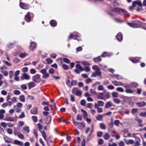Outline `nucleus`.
Here are the masks:
<instances>
[{
	"mask_svg": "<svg viewBox=\"0 0 146 146\" xmlns=\"http://www.w3.org/2000/svg\"><path fill=\"white\" fill-rule=\"evenodd\" d=\"M113 11L119 14L123 15L125 17H129V15L127 11L123 9L118 8H115L113 9Z\"/></svg>",
	"mask_w": 146,
	"mask_h": 146,
	"instance_id": "obj_1",
	"label": "nucleus"
},
{
	"mask_svg": "<svg viewBox=\"0 0 146 146\" xmlns=\"http://www.w3.org/2000/svg\"><path fill=\"white\" fill-rule=\"evenodd\" d=\"M135 23H128V25L130 27L133 28H137L138 27V25H142L144 23L139 21H137Z\"/></svg>",
	"mask_w": 146,
	"mask_h": 146,
	"instance_id": "obj_2",
	"label": "nucleus"
},
{
	"mask_svg": "<svg viewBox=\"0 0 146 146\" xmlns=\"http://www.w3.org/2000/svg\"><path fill=\"white\" fill-rule=\"evenodd\" d=\"M80 34L78 33L74 32L71 34L68 37V40L73 38L76 39L78 37L80 36Z\"/></svg>",
	"mask_w": 146,
	"mask_h": 146,
	"instance_id": "obj_3",
	"label": "nucleus"
},
{
	"mask_svg": "<svg viewBox=\"0 0 146 146\" xmlns=\"http://www.w3.org/2000/svg\"><path fill=\"white\" fill-rule=\"evenodd\" d=\"M72 93H76L75 94L77 96H80L82 94V92L80 90H78L76 87L74 88L72 90Z\"/></svg>",
	"mask_w": 146,
	"mask_h": 146,
	"instance_id": "obj_4",
	"label": "nucleus"
},
{
	"mask_svg": "<svg viewBox=\"0 0 146 146\" xmlns=\"http://www.w3.org/2000/svg\"><path fill=\"white\" fill-rule=\"evenodd\" d=\"M23 107V104L20 102L17 104L16 106H14V107L16 110V112H20L21 111V108Z\"/></svg>",
	"mask_w": 146,
	"mask_h": 146,
	"instance_id": "obj_5",
	"label": "nucleus"
},
{
	"mask_svg": "<svg viewBox=\"0 0 146 146\" xmlns=\"http://www.w3.org/2000/svg\"><path fill=\"white\" fill-rule=\"evenodd\" d=\"M32 79L34 81L38 83L40 81V76L38 74H36L33 76L32 78Z\"/></svg>",
	"mask_w": 146,
	"mask_h": 146,
	"instance_id": "obj_6",
	"label": "nucleus"
},
{
	"mask_svg": "<svg viewBox=\"0 0 146 146\" xmlns=\"http://www.w3.org/2000/svg\"><path fill=\"white\" fill-rule=\"evenodd\" d=\"M14 133L15 135H17L18 137L21 139H24V135L20 132H18L17 130H15Z\"/></svg>",
	"mask_w": 146,
	"mask_h": 146,
	"instance_id": "obj_7",
	"label": "nucleus"
},
{
	"mask_svg": "<svg viewBox=\"0 0 146 146\" xmlns=\"http://www.w3.org/2000/svg\"><path fill=\"white\" fill-rule=\"evenodd\" d=\"M32 14L31 13L29 12H28L26 14L25 17V20L27 22H30L31 21V16L32 15Z\"/></svg>",
	"mask_w": 146,
	"mask_h": 146,
	"instance_id": "obj_8",
	"label": "nucleus"
},
{
	"mask_svg": "<svg viewBox=\"0 0 146 146\" xmlns=\"http://www.w3.org/2000/svg\"><path fill=\"white\" fill-rule=\"evenodd\" d=\"M132 4L135 7L136 6V5H137L140 7H142V6L141 2L140 0H136L134 1L133 2Z\"/></svg>",
	"mask_w": 146,
	"mask_h": 146,
	"instance_id": "obj_9",
	"label": "nucleus"
},
{
	"mask_svg": "<svg viewBox=\"0 0 146 146\" xmlns=\"http://www.w3.org/2000/svg\"><path fill=\"white\" fill-rule=\"evenodd\" d=\"M132 4L135 7L136 6V5H137L140 7H142V6L141 2L140 0H136L134 1L133 2Z\"/></svg>",
	"mask_w": 146,
	"mask_h": 146,
	"instance_id": "obj_10",
	"label": "nucleus"
},
{
	"mask_svg": "<svg viewBox=\"0 0 146 146\" xmlns=\"http://www.w3.org/2000/svg\"><path fill=\"white\" fill-rule=\"evenodd\" d=\"M22 80H29L30 79V76L27 74L24 73H23L21 76Z\"/></svg>",
	"mask_w": 146,
	"mask_h": 146,
	"instance_id": "obj_11",
	"label": "nucleus"
},
{
	"mask_svg": "<svg viewBox=\"0 0 146 146\" xmlns=\"http://www.w3.org/2000/svg\"><path fill=\"white\" fill-rule=\"evenodd\" d=\"M36 44L34 42H32L30 44V46L29 48L30 49L33 50L36 48Z\"/></svg>",
	"mask_w": 146,
	"mask_h": 146,
	"instance_id": "obj_12",
	"label": "nucleus"
},
{
	"mask_svg": "<svg viewBox=\"0 0 146 146\" xmlns=\"http://www.w3.org/2000/svg\"><path fill=\"white\" fill-rule=\"evenodd\" d=\"M20 7L22 9H29V6L24 3H22L20 2Z\"/></svg>",
	"mask_w": 146,
	"mask_h": 146,
	"instance_id": "obj_13",
	"label": "nucleus"
},
{
	"mask_svg": "<svg viewBox=\"0 0 146 146\" xmlns=\"http://www.w3.org/2000/svg\"><path fill=\"white\" fill-rule=\"evenodd\" d=\"M112 82L116 86H123L124 84L120 82H117L115 80L112 81Z\"/></svg>",
	"mask_w": 146,
	"mask_h": 146,
	"instance_id": "obj_14",
	"label": "nucleus"
},
{
	"mask_svg": "<svg viewBox=\"0 0 146 146\" xmlns=\"http://www.w3.org/2000/svg\"><path fill=\"white\" fill-rule=\"evenodd\" d=\"M13 143L14 144L19 145L20 146H23V142L20 141L18 140H15L14 141Z\"/></svg>",
	"mask_w": 146,
	"mask_h": 146,
	"instance_id": "obj_15",
	"label": "nucleus"
},
{
	"mask_svg": "<svg viewBox=\"0 0 146 146\" xmlns=\"http://www.w3.org/2000/svg\"><path fill=\"white\" fill-rule=\"evenodd\" d=\"M117 40L119 41H121L123 39L122 35L121 33H119L116 36Z\"/></svg>",
	"mask_w": 146,
	"mask_h": 146,
	"instance_id": "obj_16",
	"label": "nucleus"
},
{
	"mask_svg": "<svg viewBox=\"0 0 146 146\" xmlns=\"http://www.w3.org/2000/svg\"><path fill=\"white\" fill-rule=\"evenodd\" d=\"M125 142L127 145L133 144L134 143V140L132 139H129L128 140L124 139Z\"/></svg>",
	"mask_w": 146,
	"mask_h": 146,
	"instance_id": "obj_17",
	"label": "nucleus"
},
{
	"mask_svg": "<svg viewBox=\"0 0 146 146\" xmlns=\"http://www.w3.org/2000/svg\"><path fill=\"white\" fill-rule=\"evenodd\" d=\"M38 108L37 107H34L31 110V113L34 114H36L37 113Z\"/></svg>",
	"mask_w": 146,
	"mask_h": 146,
	"instance_id": "obj_18",
	"label": "nucleus"
},
{
	"mask_svg": "<svg viewBox=\"0 0 146 146\" xmlns=\"http://www.w3.org/2000/svg\"><path fill=\"white\" fill-rule=\"evenodd\" d=\"M97 97L98 99L104 100L105 99V98L103 96V93H99L97 95Z\"/></svg>",
	"mask_w": 146,
	"mask_h": 146,
	"instance_id": "obj_19",
	"label": "nucleus"
},
{
	"mask_svg": "<svg viewBox=\"0 0 146 146\" xmlns=\"http://www.w3.org/2000/svg\"><path fill=\"white\" fill-rule=\"evenodd\" d=\"M139 107H143L146 105V103L143 101L138 102L136 104Z\"/></svg>",
	"mask_w": 146,
	"mask_h": 146,
	"instance_id": "obj_20",
	"label": "nucleus"
},
{
	"mask_svg": "<svg viewBox=\"0 0 146 146\" xmlns=\"http://www.w3.org/2000/svg\"><path fill=\"white\" fill-rule=\"evenodd\" d=\"M19 99L20 101L22 102H25V97L23 95L19 96Z\"/></svg>",
	"mask_w": 146,
	"mask_h": 146,
	"instance_id": "obj_21",
	"label": "nucleus"
},
{
	"mask_svg": "<svg viewBox=\"0 0 146 146\" xmlns=\"http://www.w3.org/2000/svg\"><path fill=\"white\" fill-rule=\"evenodd\" d=\"M36 85V84L34 82H29L28 84L29 88V89L34 87Z\"/></svg>",
	"mask_w": 146,
	"mask_h": 146,
	"instance_id": "obj_22",
	"label": "nucleus"
},
{
	"mask_svg": "<svg viewBox=\"0 0 146 146\" xmlns=\"http://www.w3.org/2000/svg\"><path fill=\"white\" fill-rule=\"evenodd\" d=\"M50 24L52 27H55L56 25V22L54 20H52L50 22Z\"/></svg>",
	"mask_w": 146,
	"mask_h": 146,
	"instance_id": "obj_23",
	"label": "nucleus"
},
{
	"mask_svg": "<svg viewBox=\"0 0 146 146\" xmlns=\"http://www.w3.org/2000/svg\"><path fill=\"white\" fill-rule=\"evenodd\" d=\"M51 120V117L50 116H48L45 119V122L47 124L49 123Z\"/></svg>",
	"mask_w": 146,
	"mask_h": 146,
	"instance_id": "obj_24",
	"label": "nucleus"
},
{
	"mask_svg": "<svg viewBox=\"0 0 146 146\" xmlns=\"http://www.w3.org/2000/svg\"><path fill=\"white\" fill-rule=\"evenodd\" d=\"M113 105L111 102L110 101H109L106 104L105 107L106 108H109L111 107Z\"/></svg>",
	"mask_w": 146,
	"mask_h": 146,
	"instance_id": "obj_25",
	"label": "nucleus"
},
{
	"mask_svg": "<svg viewBox=\"0 0 146 146\" xmlns=\"http://www.w3.org/2000/svg\"><path fill=\"white\" fill-rule=\"evenodd\" d=\"M130 87H131L135 88L137 87L138 84L135 82H132L130 83Z\"/></svg>",
	"mask_w": 146,
	"mask_h": 146,
	"instance_id": "obj_26",
	"label": "nucleus"
},
{
	"mask_svg": "<svg viewBox=\"0 0 146 146\" xmlns=\"http://www.w3.org/2000/svg\"><path fill=\"white\" fill-rule=\"evenodd\" d=\"M102 59L100 56H98L94 59V61L96 62H98L101 61Z\"/></svg>",
	"mask_w": 146,
	"mask_h": 146,
	"instance_id": "obj_27",
	"label": "nucleus"
},
{
	"mask_svg": "<svg viewBox=\"0 0 146 146\" xmlns=\"http://www.w3.org/2000/svg\"><path fill=\"white\" fill-rule=\"evenodd\" d=\"M4 120L5 121H13V118L10 116L6 117Z\"/></svg>",
	"mask_w": 146,
	"mask_h": 146,
	"instance_id": "obj_28",
	"label": "nucleus"
},
{
	"mask_svg": "<svg viewBox=\"0 0 146 146\" xmlns=\"http://www.w3.org/2000/svg\"><path fill=\"white\" fill-rule=\"evenodd\" d=\"M112 97L114 98H117L118 97V94L116 92H113L111 93Z\"/></svg>",
	"mask_w": 146,
	"mask_h": 146,
	"instance_id": "obj_29",
	"label": "nucleus"
},
{
	"mask_svg": "<svg viewBox=\"0 0 146 146\" xmlns=\"http://www.w3.org/2000/svg\"><path fill=\"white\" fill-rule=\"evenodd\" d=\"M111 55V54H110L107 52H104L102 54V56L103 57H105L106 56H109Z\"/></svg>",
	"mask_w": 146,
	"mask_h": 146,
	"instance_id": "obj_30",
	"label": "nucleus"
},
{
	"mask_svg": "<svg viewBox=\"0 0 146 146\" xmlns=\"http://www.w3.org/2000/svg\"><path fill=\"white\" fill-rule=\"evenodd\" d=\"M13 46L12 44L9 43L6 46V49L7 50H9L12 48Z\"/></svg>",
	"mask_w": 146,
	"mask_h": 146,
	"instance_id": "obj_31",
	"label": "nucleus"
},
{
	"mask_svg": "<svg viewBox=\"0 0 146 146\" xmlns=\"http://www.w3.org/2000/svg\"><path fill=\"white\" fill-rule=\"evenodd\" d=\"M41 133L42 134V136L43 137L45 141H46V133L44 131H40Z\"/></svg>",
	"mask_w": 146,
	"mask_h": 146,
	"instance_id": "obj_32",
	"label": "nucleus"
},
{
	"mask_svg": "<svg viewBox=\"0 0 146 146\" xmlns=\"http://www.w3.org/2000/svg\"><path fill=\"white\" fill-rule=\"evenodd\" d=\"M77 69H79L80 71H83V68L79 64H77L76 66Z\"/></svg>",
	"mask_w": 146,
	"mask_h": 146,
	"instance_id": "obj_33",
	"label": "nucleus"
},
{
	"mask_svg": "<svg viewBox=\"0 0 146 146\" xmlns=\"http://www.w3.org/2000/svg\"><path fill=\"white\" fill-rule=\"evenodd\" d=\"M28 54L26 53H21L19 55V57L21 58H25L26 56H28Z\"/></svg>",
	"mask_w": 146,
	"mask_h": 146,
	"instance_id": "obj_34",
	"label": "nucleus"
},
{
	"mask_svg": "<svg viewBox=\"0 0 146 146\" xmlns=\"http://www.w3.org/2000/svg\"><path fill=\"white\" fill-rule=\"evenodd\" d=\"M81 111L83 113L84 115L83 116V117L85 118L87 116V113L86 111L82 109H81Z\"/></svg>",
	"mask_w": 146,
	"mask_h": 146,
	"instance_id": "obj_35",
	"label": "nucleus"
},
{
	"mask_svg": "<svg viewBox=\"0 0 146 146\" xmlns=\"http://www.w3.org/2000/svg\"><path fill=\"white\" fill-rule=\"evenodd\" d=\"M104 137L105 139H108L110 137V135L108 133H106L104 135Z\"/></svg>",
	"mask_w": 146,
	"mask_h": 146,
	"instance_id": "obj_36",
	"label": "nucleus"
},
{
	"mask_svg": "<svg viewBox=\"0 0 146 146\" xmlns=\"http://www.w3.org/2000/svg\"><path fill=\"white\" fill-rule=\"evenodd\" d=\"M103 117V115H98L96 116V119L98 120H102Z\"/></svg>",
	"mask_w": 146,
	"mask_h": 146,
	"instance_id": "obj_37",
	"label": "nucleus"
},
{
	"mask_svg": "<svg viewBox=\"0 0 146 146\" xmlns=\"http://www.w3.org/2000/svg\"><path fill=\"white\" fill-rule=\"evenodd\" d=\"M116 90L117 91L121 92H123L124 91V89L123 88L120 87L117 88Z\"/></svg>",
	"mask_w": 146,
	"mask_h": 146,
	"instance_id": "obj_38",
	"label": "nucleus"
},
{
	"mask_svg": "<svg viewBox=\"0 0 146 146\" xmlns=\"http://www.w3.org/2000/svg\"><path fill=\"white\" fill-rule=\"evenodd\" d=\"M130 60L133 63H136L138 62V60L136 59L135 58H129Z\"/></svg>",
	"mask_w": 146,
	"mask_h": 146,
	"instance_id": "obj_39",
	"label": "nucleus"
},
{
	"mask_svg": "<svg viewBox=\"0 0 146 146\" xmlns=\"http://www.w3.org/2000/svg\"><path fill=\"white\" fill-rule=\"evenodd\" d=\"M1 72L3 74V75L5 76H7L8 75V72L6 70H2L1 71Z\"/></svg>",
	"mask_w": 146,
	"mask_h": 146,
	"instance_id": "obj_40",
	"label": "nucleus"
},
{
	"mask_svg": "<svg viewBox=\"0 0 146 146\" xmlns=\"http://www.w3.org/2000/svg\"><path fill=\"white\" fill-rule=\"evenodd\" d=\"M92 69L94 70H100V68L97 65H94L92 66Z\"/></svg>",
	"mask_w": 146,
	"mask_h": 146,
	"instance_id": "obj_41",
	"label": "nucleus"
},
{
	"mask_svg": "<svg viewBox=\"0 0 146 146\" xmlns=\"http://www.w3.org/2000/svg\"><path fill=\"white\" fill-rule=\"evenodd\" d=\"M12 94L10 93H8L7 96L6 97L7 100H9L11 97L12 96Z\"/></svg>",
	"mask_w": 146,
	"mask_h": 146,
	"instance_id": "obj_42",
	"label": "nucleus"
},
{
	"mask_svg": "<svg viewBox=\"0 0 146 146\" xmlns=\"http://www.w3.org/2000/svg\"><path fill=\"white\" fill-rule=\"evenodd\" d=\"M98 88L99 91H103L104 90V88L102 85H99L98 86Z\"/></svg>",
	"mask_w": 146,
	"mask_h": 146,
	"instance_id": "obj_43",
	"label": "nucleus"
},
{
	"mask_svg": "<svg viewBox=\"0 0 146 146\" xmlns=\"http://www.w3.org/2000/svg\"><path fill=\"white\" fill-rule=\"evenodd\" d=\"M113 100L114 102L117 104H119L120 103V100L119 99L113 98Z\"/></svg>",
	"mask_w": 146,
	"mask_h": 146,
	"instance_id": "obj_44",
	"label": "nucleus"
},
{
	"mask_svg": "<svg viewBox=\"0 0 146 146\" xmlns=\"http://www.w3.org/2000/svg\"><path fill=\"white\" fill-rule=\"evenodd\" d=\"M23 130L24 131H26L28 133L29 132V128L28 127H24L23 129Z\"/></svg>",
	"mask_w": 146,
	"mask_h": 146,
	"instance_id": "obj_45",
	"label": "nucleus"
},
{
	"mask_svg": "<svg viewBox=\"0 0 146 146\" xmlns=\"http://www.w3.org/2000/svg\"><path fill=\"white\" fill-rule=\"evenodd\" d=\"M98 103L99 104V106H103L104 105V103L103 102L101 101H98Z\"/></svg>",
	"mask_w": 146,
	"mask_h": 146,
	"instance_id": "obj_46",
	"label": "nucleus"
},
{
	"mask_svg": "<svg viewBox=\"0 0 146 146\" xmlns=\"http://www.w3.org/2000/svg\"><path fill=\"white\" fill-rule=\"evenodd\" d=\"M82 119V116L81 115H80L79 114L78 115L76 118V119L78 121H81Z\"/></svg>",
	"mask_w": 146,
	"mask_h": 146,
	"instance_id": "obj_47",
	"label": "nucleus"
},
{
	"mask_svg": "<svg viewBox=\"0 0 146 146\" xmlns=\"http://www.w3.org/2000/svg\"><path fill=\"white\" fill-rule=\"evenodd\" d=\"M13 93L17 95H19L21 94L20 92L18 90H14L13 91Z\"/></svg>",
	"mask_w": 146,
	"mask_h": 146,
	"instance_id": "obj_48",
	"label": "nucleus"
},
{
	"mask_svg": "<svg viewBox=\"0 0 146 146\" xmlns=\"http://www.w3.org/2000/svg\"><path fill=\"white\" fill-rule=\"evenodd\" d=\"M11 102L13 103H15L17 102V98L16 97H13L11 99Z\"/></svg>",
	"mask_w": 146,
	"mask_h": 146,
	"instance_id": "obj_49",
	"label": "nucleus"
},
{
	"mask_svg": "<svg viewBox=\"0 0 146 146\" xmlns=\"http://www.w3.org/2000/svg\"><path fill=\"white\" fill-rule=\"evenodd\" d=\"M125 92L127 93H133V91L129 89H126L125 90Z\"/></svg>",
	"mask_w": 146,
	"mask_h": 146,
	"instance_id": "obj_50",
	"label": "nucleus"
},
{
	"mask_svg": "<svg viewBox=\"0 0 146 146\" xmlns=\"http://www.w3.org/2000/svg\"><path fill=\"white\" fill-rule=\"evenodd\" d=\"M100 128L102 129H106V127L105 125L103 123H101L100 124Z\"/></svg>",
	"mask_w": 146,
	"mask_h": 146,
	"instance_id": "obj_51",
	"label": "nucleus"
},
{
	"mask_svg": "<svg viewBox=\"0 0 146 146\" xmlns=\"http://www.w3.org/2000/svg\"><path fill=\"white\" fill-rule=\"evenodd\" d=\"M28 68L27 67H25L21 69V71L22 72L25 73L28 71Z\"/></svg>",
	"mask_w": 146,
	"mask_h": 146,
	"instance_id": "obj_52",
	"label": "nucleus"
},
{
	"mask_svg": "<svg viewBox=\"0 0 146 146\" xmlns=\"http://www.w3.org/2000/svg\"><path fill=\"white\" fill-rule=\"evenodd\" d=\"M82 64L83 65H85V66H89L90 65L89 63L88 62H87L86 61H82Z\"/></svg>",
	"mask_w": 146,
	"mask_h": 146,
	"instance_id": "obj_53",
	"label": "nucleus"
},
{
	"mask_svg": "<svg viewBox=\"0 0 146 146\" xmlns=\"http://www.w3.org/2000/svg\"><path fill=\"white\" fill-rule=\"evenodd\" d=\"M100 67L104 70H107V66H106L102 64H100Z\"/></svg>",
	"mask_w": 146,
	"mask_h": 146,
	"instance_id": "obj_54",
	"label": "nucleus"
},
{
	"mask_svg": "<svg viewBox=\"0 0 146 146\" xmlns=\"http://www.w3.org/2000/svg\"><path fill=\"white\" fill-rule=\"evenodd\" d=\"M49 76V74L48 73L46 72L45 73L43 74L42 78H48Z\"/></svg>",
	"mask_w": 146,
	"mask_h": 146,
	"instance_id": "obj_55",
	"label": "nucleus"
},
{
	"mask_svg": "<svg viewBox=\"0 0 146 146\" xmlns=\"http://www.w3.org/2000/svg\"><path fill=\"white\" fill-rule=\"evenodd\" d=\"M9 78H12L13 75V72L11 70L9 72Z\"/></svg>",
	"mask_w": 146,
	"mask_h": 146,
	"instance_id": "obj_56",
	"label": "nucleus"
},
{
	"mask_svg": "<svg viewBox=\"0 0 146 146\" xmlns=\"http://www.w3.org/2000/svg\"><path fill=\"white\" fill-rule=\"evenodd\" d=\"M46 61L48 64H51L52 62V60L50 58H48L46 59Z\"/></svg>",
	"mask_w": 146,
	"mask_h": 146,
	"instance_id": "obj_57",
	"label": "nucleus"
},
{
	"mask_svg": "<svg viewBox=\"0 0 146 146\" xmlns=\"http://www.w3.org/2000/svg\"><path fill=\"white\" fill-rule=\"evenodd\" d=\"M63 60L66 63H69L70 62V60L67 58H64Z\"/></svg>",
	"mask_w": 146,
	"mask_h": 146,
	"instance_id": "obj_58",
	"label": "nucleus"
},
{
	"mask_svg": "<svg viewBox=\"0 0 146 146\" xmlns=\"http://www.w3.org/2000/svg\"><path fill=\"white\" fill-rule=\"evenodd\" d=\"M104 98H105L104 100H106L107 99H108L110 97V95L109 93H108L106 94L104 96Z\"/></svg>",
	"mask_w": 146,
	"mask_h": 146,
	"instance_id": "obj_59",
	"label": "nucleus"
},
{
	"mask_svg": "<svg viewBox=\"0 0 146 146\" xmlns=\"http://www.w3.org/2000/svg\"><path fill=\"white\" fill-rule=\"evenodd\" d=\"M77 82L75 80H73L71 82V85L72 86H75L76 85Z\"/></svg>",
	"mask_w": 146,
	"mask_h": 146,
	"instance_id": "obj_60",
	"label": "nucleus"
},
{
	"mask_svg": "<svg viewBox=\"0 0 146 146\" xmlns=\"http://www.w3.org/2000/svg\"><path fill=\"white\" fill-rule=\"evenodd\" d=\"M138 110L137 109H133L131 111V113L133 114H135L137 112Z\"/></svg>",
	"mask_w": 146,
	"mask_h": 146,
	"instance_id": "obj_61",
	"label": "nucleus"
},
{
	"mask_svg": "<svg viewBox=\"0 0 146 146\" xmlns=\"http://www.w3.org/2000/svg\"><path fill=\"white\" fill-rule=\"evenodd\" d=\"M86 101L84 100H82L80 102V104L83 106H84L86 103Z\"/></svg>",
	"mask_w": 146,
	"mask_h": 146,
	"instance_id": "obj_62",
	"label": "nucleus"
},
{
	"mask_svg": "<svg viewBox=\"0 0 146 146\" xmlns=\"http://www.w3.org/2000/svg\"><path fill=\"white\" fill-rule=\"evenodd\" d=\"M30 72L32 74H34L36 72V70L33 68L31 69L30 71Z\"/></svg>",
	"mask_w": 146,
	"mask_h": 146,
	"instance_id": "obj_63",
	"label": "nucleus"
},
{
	"mask_svg": "<svg viewBox=\"0 0 146 146\" xmlns=\"http://www.w3.org/2000/svg\"><path fill=\"white\" fill-rule=\"evenodd\" d=\"M32 119L33 121L35 122H36L37 121V117L36 116H32Z\"/></svg>",
	"mask_w": 146,
	"mask_h": 146,
	"instance_id": "obj_64",
	"label": "nucleus"
}]
</instances>
